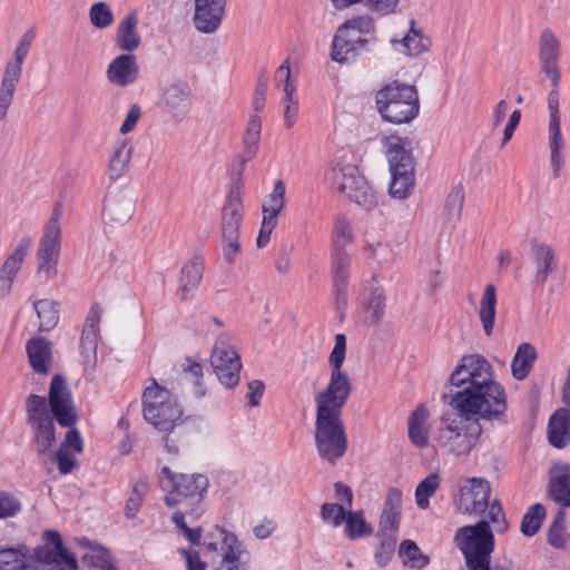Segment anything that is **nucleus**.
I'll use <instances>...</instances> for the list:
<instances>
[{
    "instance_id": "30",
    "label": "nucleus",
    "mask_w": 570,
    "mask_h": 570,
    "mask_svg": "<svg viewBox=\"0 0 570 570\" xmlns=\"http://www.w3.org/2000/svg\"><path fill=\"white\" fill-rule=\"evenodd\" d=\"M548 441L556 449L570 443V409H558L549 419Z\"/></svg>"
},
{
    "instance_id": "59",
    "label": "nucleus",
    "mask_w": 570,
    "mask_h": 570,
    "mask_svg": "<svg viewBox=\"0 0 570 570\" xmlns=\"http://www.w3.org/2000/svg\"><path fill=\"white\" fill-rule=\"evenodd\" d=\"M276 77L278 78L284 97L282 101H289V100H298L296 92V86L291 81V68L288 60H285L276 71Z\"/></svg>"
},
{
    "instance_id": "29",
    "label": "nucleus",
    "mask_w": 570,
    "mask_h": 570,
    "mask_svg": "<svg viewBox=\"0 0 570 570\" xmlns=\"http://www.w3.org/2000/svg\"><path fill=\"white\" fill-rule=\"evenodd\" d=\"M549 497L563 508L570 507V466L558 464L550 470Z\"/></svg>"
},
{
    "instance_id": "56",
    "label": "nucleus",
    "mask_w": 570,
    "mask_h": 570,
    "mask_svg": "<svg viewBox=\"0 0 570 570\" xmlns=\"http://www.w3.org/2000/svg\"><path fill=\"white\" fill-rule=\"evenodd\" d=\"M350 510L344 504L326 502L321 507L320 514L324 522L337 528L344 522Z\"/></svg>"
},
{
    "instance_id": "51",
    "label": "nucleus",
    "mask_w": 570,
    "mask_h": 570,
    "mask_svg": "<svg viewBox=\"0 0 570 570\" xmlns=\"http://www.w3.org/2000/svg\"><path fill=\"white\" fill-rule=\"evenodd\" d=\"M464 204V190L462 186H455L446 197L444 212L450 223H456L461 218Z\"/></svg>"
},
{
    "instance_id": "6",
    "label": "nucleus",
    "mask_w": 570,
    "mask_h": 570,
    "mask_svg": "<svg viewBox=\"0 0 570 570\" xmlns=\"http://www.w3.org/2000/svg\"><path fill=\"white\" fill-rule=\"evenodd\" d=\"M443 419L444 426L439 430L438 442L450 454L460 458L466 456L476 445L482 426L476 415H462Z\"/></svg>"
},
{
    "instance_id": "1",
    "label": "nucleus",
    "mask_w": 570,
    "mask_h": 570,
    "mask_svg": "<svg viewBox=\"0 0 570 570\" xmlns=\"http://www.w3.org/2000/svg\"><path fill=\"white\" fill-rule=\"evenodd\" d=\"M449 404L459 414L484 421L502 420L508 409L507 392L495 380L492 365L479 354L465 355L450 375Z\"/></svg>"
},
{
    "instance_id": "55",
    "label": "nucleus",
    "mask_w": 570,
    "mask_h": 570,
    "mask_svg": "<svg viewBox=\"0 0 570 570\" xmlns=\"http://www.w3.org/2000/svg\"><path fill=\"white\" fill-rule=\"evenodd\" d=\"M146 492L147 480L146 478H140L137 482L134 483L131 493L126 503V515L128 518H134L137 514Z\"/></svg>"
},
{
    "instance_id": "17",
    "label": "nucleus",
    "mask_w": 570,
    "mask_h": 570,
    "mask_svg": "<svg viewBox=\"0 0 570 570\" xmlns=\"http://www.w3.org/2000/svg\"><path fill=\"white\" fill-rule=\"evenodd\" d=\"M217 533L222 542L217 570H249L250 553L236 534L224 529H218Z\"/></svg>"
},
{
    "instance_id": "42",
    "label": "nucleus",
    "mask_w": 570,
    "mask_h": 570,
    "mask_svg": "<svg viewBox=\"0 0 570 570\" xmlns=\"http://www.w3.org/2000/svg\"><path fill=\"white\" fill-rule=\"evenodd\" d=\"M131 154L132 147L129 142L125 140L116 142L108 168L111 179L118 178L122 175L131 159Z\"/></svg>"
},
{
    "instance_id": "49",
    "label": "nucleus",
    "mask_w": 570,
    "mask_h": 570,
    "mask_svg": "<svg viewBox=\"0 0 570 570\" xmlns=\"http://www.w3.org/2000/svg\"><path fill=\"white\" fill-rule=\"evenodd\" d=\"M399 554L403 558V563L412 568H423L429 563V558L421 552V549L412 540L401 542Z\"/></svg>"
},
{
    "instance_id": "16",
    "label": "nucleus",
    "mask_w": 570,
    "mask_h": 570,
    "mask_svg": "<svg viewBox=\"0 0 570 570\" xmlns=\"http://www.w3.org/2000/svg\"><path fill=\"white\" fill-rule=\"evenodd\" d=\"M549 111L548 125V148L550 153V165L554 177H559L564 165L566 142L561 134L559 98L554 95L547 99Z\"/></svg>"
},
{
    "instance_id": "50",
    "label": "nucleus",
    "mask_w": 570,
    "mask_h": 570,
    "mask_svg": "<svg viewBox=\"0 0 570 570\" xmlns=\"http://www.w3.org/2000/svg\"><path fill=\"white\" fill-rule=\"evenodd\" d=\"M50 542L55 550L47 554H42L46 560L63 561L67 570H77L76 558L63 547L62 539L59 533H49Z\"/></svg>"
},
{
    "instance_id": "46",
    "label": "nucleus",
    "mask_w": 570,
    "mask_h": 570,
    "mask_svg": "<svg viewBox=\"0 0 570 570\" xmlns=\"http://www.w3.org/2000/svg\"><path fill=\"white\" fill-rule=\"evenodd\" d=\"M345 522V534L348 539L355 540L372 533V527L363 518L362 511H348Z\"/></svg>"
},
{
    "instance_id": "58",
    "label": "nucleus",
    "mask_w": 570,
    "mask_h": 570,
    "mask_svg": "<svg viewBox=\"0 0 570 570\" xmlns=\"http://www.w3.org/2000/svg\"><path fill=\"white\" fill-rule=\"evenodd\" d=\"M380 544L375 553V562L384 567L392 558L395 551L397 535L380 534Z\"/></svg>"
},
{
    "instance_id": "22",
    "label": "nucleus",
    "mask_w": 570,
    "mask_h": 570,
    "mask_svg": "<svg viewBox=\"0 0 570 570\" xmlns=\"http://www.w3.org/2000/svg\"><path fill=\"white\" fill-rule=\"evenodd\" d=\"M161 108L175 120H183L190 110V91L186 83L176 81L164 87L160 98Z\"/></svg>"
},
{
    "instance_id": "26",
    "label": "nucleus",
    "mask_w": 570,
    "mask_h": 570,
    "mask_svg": "<svg viewBox=\"0 0 570 570\" xmlns=\"http://www.w3.org/2000/svg\"><path fill=\"white\" fill-rule=\"evenodd\" d=\"M101 314L102 309L99 304H94L85 320L80 337V348L86 363L96 360Z\"/></svg>"
},
{
    "instance_id": "40",
    "label": "nucleus",
    "mask_w": 570,
    "mask_h": 570,
    "mask_svg": "<svg viewBox=\"0 0 570 570\" xmlns=\"http://www.w3.org/2000/svg\"><path fill=\"white\" fill-rule=\"evenodd\" d=\"M33 308L39 320V330L51 331L59 322V303L43 298L33 302Z\"/></svg>"
},
{
    "instance_id": "5",
    "label": "nucleus",
    "mask_w": 570,
    "mask_h": 570,
    "mask_svg": "<svg viewBox=\"0 0 570 570\" xmlns=\"http://www.w3.org/2000/svg\"><path fill=\"white\" fill-rule=\"evenodd\" d=\"M377 111L382 118L393 124H405L414 119L420 109L419 96L414 86L394 81L377 91Z\"/></svg>"
},
{
    "instance_id": "45",
    "label": "nucleus",
    "mask_w": 570,
    "mask_h": 570,
    "mask_svg": "<svg viewBox=\"0 0 570 570\" xmlns=\"http://www.w3.org/2000/svg\"><path fill=\"white\" fill-rule=\"evenodd\" d=\"M566 512L559 509L548 529V543L556 549H564L570 538L566 533L564 528Z\"/></svg>"
},
{
    "instance_id": "38",
    "label": "nucleus",
    "mask_w": 570,
    "mask_h": 570,
    "mask_svg": "<svg viewBox=\"0 0 570 570\" xmlns=\"http://www.w3.org/2000/svg\"><path fill=\"white\" fill-rule=\"evenodd\" d=\"M385 294L381 286L373 285L365 298V322L370 325L377 324L384 316Z\"/></svg>"
},
{
    "instance_id": "62",
    "label": "nucleus",
    "mask_w": 570,
    "mask_h": 570,
    "mask_svg": "<svg viewBox=\"0 0 570 570\" xmlns=\"http://www.w3.org/2000/svg\"><path fill=\"white\" fill-rule=\"evenodd\" d=\"M21 510L20 500L13 494L0 492V519L16 515Z\"/></svg>"
},
{
    "instance_id": "63",
    "label": "nucleus",
    "mask_w": 570,
    "mask_h": 570,
    "mask_svg": "<svg viewBox=\"0 0 570 570\" xmlns=\"http://www.w3.org/2000/svg\"><path fill=\"white\" fill-rule=\"evenodd\" d=\"M400 0H366V7L380 17L395 14Z\"/></svg>"
},
{
    "instance_id": "32",
    "label": "nucleus",
    "mask_w": 570,
    "mask_h": 570,
    "mask_svg": "<svg viewBox=\"0 0 570 570\" xmlns=\"http://www.w3.org/2000/svg\"><path fill=\"white\" fill-rule=\"evenodd\" d=\"M531 254L535 264V282L543 284L557 267L554 250L547 244L532 243Z\"/></svg>"
},
{
    "instance_id": "36",
    "label": "nucleus",
    "mask_w": 570,
    "mask_h": 570,
    "mask_svg": "<svg viewBox=\"0 0 570 570\" xmlns=\"http://www.w3.org/2000/svg\"><path fill=\"white\" fill-rule=\"evenodd\" d=\"M204 273V258L200 255H195L183 267L180 276V292L183 298H187L190 292L195 291L203 278Z\"/></svg>"
},
{
    "instance_id": "43",
    "label": "nucleus",
    "mask_w": 570,
    "mask_h": 570,
    "mask_svg": "<svg viewBox=\"0 0 570 570\" xmlns=\"http://www.w3.org/2000/svg\"><path fill=\"white\" fill-rule=\"evenodd\" d=\"M351 259L345 250H332V269L335 288L346 291Z\"/></svg>"
},
{
    "instance_id": "11",
    "label": "nucleus",
    "mask_w": 570,
    "mask_h": 570,
    "mask_svg": "<svg viewBox=\"0 0 570 570\" xmlns=\"http://www.w3.org/2000/svg\"><path fill=\"white\" fill-rule=\"evenodd\" d=\"M49 533L56 531H46L47 544L37 550L36 557L16 548H6L0 550V570H67L63 561L46 560L42 554L55 550L50 542Z\"/></svg>"
},
{
    "instance_id": "8",
    "label": "nucleus",
    "mask_w": 570,
    "mask_h": 570,
    "mask_svg": "<svg viewBox=\"0 0 570 570\" xmlns=\"http://www.w3.org/2000/svg\"><path fill=\"white\" fill-rule=\"evenodd\" d=\"M62 206L57 204L53 207L50 218L43 228V234L37 249L36 276L40 282H48L58 274V262L61 247L60 219Z\"/></svg>"
},
{
    "instance_id": "21",
    "label": "nucleus",
    "mask_w": 570,
    "mask_h": 570,
    "mask_svg": "<svg viewBox=\"0 0 570 570\" xmlns=\"http://www.w3.org/2000/svg\"><path fill=\"white\" fill-rule=\"evenodd\" d=\"M227 0H195L193 23L197 31L210 35L222 24Z\"/></svg>"
},
{
    "instance_id": "9",
    "label": "nucleus",
    "mask_w": 570,
    "mask_h": 570,
    "mask_svg": "<svg viewBox=\"0 0 570 570\" xmlns=\"http://www.w3.org/2000/svg\"><path fill=\"white\" fill-rule=\"evenodd\" d=\"M314 438L321 459L332 465L346 452L347 438L341 415L316 412Z\"/></svg>"
},
{
    "instance_id": "54",
    "label": "nucleus",
    "mask_w": 570,
    "mask_h": 570,
    "mask_svg": "<svg viewBox=\"0 0 570 570\" xmlns=\"http://www.w3.org/2000/svg\"><path fill=\"white\" fill-rule=\"evenodd\" d=\"M184 379L190 381L195 385V393L200 397L205 395V389L202 384L203 377V366L202 364L191 361L190 358H186L179 365Z\"/></svg>"
},
{
    "instance_id": "23",
    "label": "nucleus",
    "mask_w": 570,
    "mask_h": 570,
    "mask_svg": "<svg viewBox=\"0 0 570 570\" xmlns=\"http://www.w3.org/2000/svg\"><path fill=\"white\" fill-rule=\"evenodd\" d=\"M383 153L391 169L414 167L411 142L397 135L384 136L381 139Z\"/></svg>"
},
{
    "instance_id": "41",
    "label": "nucleus",
    "mask_w": 570,
    "mask_h": 570,
    "mask_svg": "<svg viewBox=\"0 0 570 570\" xmlns=\"http://www.w3.org/2000/svg\"><path fill=\"white\" fill-rule=\"evenodd\" d=\"M35 432V442L39 454H45L55 441V425L51 417H45L39 421L29 423Z\"/></svg>"
},
{
    "instance_id": "48",
    "label": "nucleus",
    "mask_w": 570,
    "mask_h": 570,
    "mask_svg": "<svg viewBox=\"0 0 570 570\" xmlns=\"http://www.w3.org/2000/svg\"><path fill=\"white\" fill-rule=\"evenodd\" d=\"M352 240L353 234L350 222L345 217H337L332 232V250H345V247Z\"/></svg>"
},
{
    "instance_id": "31",
    "label": "nucleus",
    "mask_w": 570,
    "mask_h": 570,
    "mask_svg": "<svg viewBox=\"0 0 570 570\" xmlns=\"http://www.w3.org/2000/svg\"><path fill=\"white\" fill-rule=\"evenodd\" d=\"M429 419L430 412L428 407L420 405L412 412L407 421L409 438L420 449L429 445Z\"/></svg>"
},
{
    "instance_id": "19",
    "label": "nucleus",
    "mask_w": 570,
    "mask_h": 570,
    "mask_svg": "<svg viewBox=\"0 0 570 570\" xmlns=\"http://www.w3.org/2000/svg\"><path fill=\"white\" fill-rule=\"evenodd\" d=\"M490 482L483 478H471L460 490L458 510L465 514H482L489 505Z\"/></svg>"
},
{
    "instance_id": "27",
    "label": "nucleus",
    "mask_w": 570,
    "mask_h": 570,
    "mask_svg": "<svg viewBox=\"0 0 570 570\" xmlns=\"http://www.w3.org/2000/svg\"><path fill=\"white\" fill-rule=\"evenodd\" d=\"M115 43L119 50L127 53H131L140 47L141 36L138 30V17L136 11L129 12L117 24Z\"/></svg>"
},
{
    "instance_id": "7",
    "label": "nucleus",
    "mask_w": 570,
    "mask_h": 570,
    "mask_svg": "<svg viewBox=\"0 0 570 570\" xmlns=\"http://www.w3.org/2000/svg\"><path fill=\"white\" fill-rule=\"evenodd\" d=\"M333 188L345 194L352 202L366 210L377 205V196L365 177L360 173L357 166L338 161L326 174Z\"/></svg>"
},
{
    "instance_id": "24",
    "label": "nucleus",
    "mask_w": 570,
    "mask_h": 570,
    "mask_svg": "<svg viewBox=\"0 0 570 570\" xmlns=\"http://www.w3.org/2000/svg\"><path fill=\"white\" fill-rule=\"evenodd\" d=\"M106 76L109 82L117 87L125 88L134 85L139 77L136 57L131 53L117 56L108 65Z\"/></svg>"
},
{
    "instance_id": "44",
    "label": "nucleus",
    "mask_w": 570,
    "mask_h": 570,
    "mask_svg": "<svg viewBox=\"0 0 570 570\" xmlns=\"http://www.w3.org/2000/svg\"><path fill=\"white\" fill-rule=\"evenodd\" d=\"M285 186L282 180L274 184L273 191L263 204V217L267 220L277 223V216L285 205Z\"/></svg>"
},
{
    "instance_id": "39",
    "label": "nucleus",
    "mask_w": 570,
    "mask_h": 570,
    "mask_svg": "<svg viewBox=\"0 0 570 570\" xmlns=\"http://www.w3.org/2000/svg\"><path fill=\"white\" fill-rule=\"evenodd\" d=\"M390 195L393 198L404 199L414 186V167L391 169Z\"/></svg>"
},
{
    "instance_id": "47",
    "label": "nucleus",
    "mask_w": 570,
    "mask_h": 570,
    "mask_svg": "<svg viewBox=\"0 0 570 570\" xmlns=\"http://www.w3.org/2000/svg\"><path fill=\"white\" fill-rule=\"evenodd\" d=\"M546 517V509L541 503L531 505L524 513L521 521V532L527 537H532L540 530Z\"/></svg>"
},
{
    "instance_id": "13",
    "label": "nucleus",
    "mask_w": 570,
    "mask_h": 570,
    "mask_svg": "<svg viewBox=\"0 0 570 570\" xmlns=\"http://www.w3.org/2000/svg\"><path fill=\"white\" fill-rule=\"evenodd\" d=\"M562 53L560 38L549 28L541 31L538 40V63L540 71L551 83L547 99L554 95L559 98L561 69L559 66Z\"/></svg>"
},
{
    "instance_id": "2",
    "label": "nucleus",
    "mask_w": 570,
    "mask_h": 570,
    "mask_svg": "<svg viewBox=\"0 0 570 570\" xmlns=\"http://www.w3.org/2000/svg\"><path fill=\"white\" fill-rule=\"evenodd\" d=\"M346 355V337L344 334L335 335V345L328 357L330 381L326 387L315 395L316 412L341 415L352 392V382L348 374L343 371Z\"/></svg>"
},
{
    "instance_id": "60",
    "label": "nucleus",
    "mask_w": 570,
    "mask_h": 570,
    "mask_svg": "<svg viewBox=\"0 0 570 570\" xmlns=\"http://www.w3.org/2000/svg\"><path fill=\"white\" fill-rule=\"evenodd\" d=\"M341 27H345L346 31L358 35H374V20L368 14L357 16L346 20Z\"/></svg>"
},
{
    "instance_id": "53",
    "label": "nucleus",
    "mask_w": 570,
    "mask_h": 570,
    "mask_svg": "<svg viewBox=\"0 0 570 570\" xmlns=\"http://www.w3.org/2000/svg\"><path fill=\"white\" fill-rule=\"evenodd\" d=\"M90 23L97 29H106L114 23L115 16L106 2H96L89 9Z\"/></svg>"
},
{
    "instance_id": "35",
    "label": "nucleus",
    "mask_w": 570,
    "mask_h": 570,
    "mask_svg": "<svg viewBox=\"0 0 570 570\" xmlns=\"http://www.w3.org/2000/svg\"><path fill=\"white\" fill-rule=\"evenodd\" d=\"M537 357L538 353L532 344L521 343L518 346L511 363L512 376L518 381L527 379L533 367Z\"/></svg>"
},
{
    "instance_id": "61",
    "label": "nucleus",
    "mask_w": 570,
    "mask_h": 570,
    "mask_svg": "<svg viewBox=\"0 0 570 570\" xmlns=\"http://www.w3.org/2000/svg\"><path fill=\"white\" fill-rule=\"evenodd\" d=\"M488 519L489 523L491 522L494 525V530L497 532H504L509 524L505 519L503 509L501 503L498 500H494L491 504L488 505Z\"/></svg>"
},
{
    "instance_id": "34",
    "label": "nucleus",
    "mask_w": 570,
    "mask_h": 570,
    "mask_svg": "<svg viewBox=\"0 0 570 570\" xmlns=\"http://www.w3.org/2000/svg\"><path fill=\"white\" fill-rule=\"evenodd\" d=\"M497 315V288L493 284H488L479 304V318L482 330L487 336L493 332Z\"/></svg>"
},
{
    "instance_id": "64",
    "label": "nucleus",
    "mask_w": 570,
    "mask_h": 570,
    "mask_svg": "<svg viewBox=\"0 0 570 570\" xmlns=\"http://www.w3.org/2000/svg\"><path fill=\"white\" fill-rule=\"evenodd\" d=\"M401 513L383 511L380 518V534L397 535Z\"/></svg>"
},
{
    "instance_id": "3",
    "label": "nucleus",
    "mask_w": 570,
    "mask_h": 570,
    "mask_svg": "<svg viewBox=\"0 0 570 570\" xmlns=\"http://www.w3.org/2000/svg\"><path fill=\"white\" fill-rule=\"evenodd\" d=\"M454 543L462 552L469 570H492L494 537L487 520L459 528L454 534Z\"/></svg>"
},
{
    "instance_id": "18",
    "label": "nucleus",
    "mask_w": 570,
    "mask_h": 570,
    "mask_svg": "<svg viewBox=\"0 0 570 570\" xmlns=\"http://www.w3.org/2000/svg\"><path fill=\"white\" fill-rule=\"evenodd\" d=\"M135 204L136 198L132 189H111L105 198V220L111 225H125L134 215Z\"/></svg>"
},
{
    "instance_id": "20",
    "label": "nucleus",
    "mask_w": 570,
    "mask_h": 570,
    "mask_svg": "<svg viewBox=\"0 0 570 570\" xmlns=\"http://www.w3.org/2000/svg\"><path fill=\"white\" fill-rule=\"evenodd\" d=\"M50 410L62 426H71L77 420L73 411L71 395L67 390L66 380L61 375H55L49 387Z\"/></svg>"
},
{
    "instance_id": "12",
    "label": "nucleus",
    "mask_w": 570,
    "mask_h": 570,
    "mask_svg": "<svg viewBox=\"0 0 570 570\" xmlns=\"http://www.w3.org/2000/svg\"><path fill=\"white\" fill-rule=\"evenodd\" d=\"M209 361L218 381L225 387L233 389L238 384L242 362L228 333H222L217 337Z\"/></svg>"
},
{
    "instance_id": "57",
    "label": "nucleus",
    "mask_w": 570,
    "mask_h": 570,
    "mask_svg": "<svg viewBox=\"0 0 570 570\" xmlns=\"http://www.w3.org/2000/svg\"><path fill=\"white\" fill-rule=\"evenodd\" d=\"M26 410L29 423L39 421L45 417H50L47 411L46 399L37 394H30L27 397Z\"/></svg>"
},
{
    "instance_id": "28",
    "label": "nucleus",
    "mask_w": 570,
    "mask_h": 570,
    "mask_svg": "<svg viewBox=\"0 0 570 570\" xmlns=\"http://www.w3.org/2000/svg\"><path fill=\"white\" fill-rule=\"evenodd\" d=\"M28 360L36 374L47 375L52 365L51 342L43 337H32L26 344Z\"/></svg>"
},
{
    "instance_id": "37",
    "label": "nucleus",
    "mask_w": 570,
    "mask_h": 570,
    "mask_svg": "<svg viewBox=\"0 0 570 570\" xmlns=\"http://www.w3.org/2000/svg\"><path fill=\"white\" fill-rule=\"evenodd\" d=\"M411 28L407 33L397 43L401 46V52L407 56H420L426 52L431 47V39L423 33L421 29L415 28V21H410Z\"/></svg>"
},
{
    "instance_id": "33",
    "label": "nucleus",
    "mask_w": 570,
    "mask_h": 570,
    "mask_svg": "<svg viewBox=\"0 0 570 570\" xmlns=\"http://www.w3.org/2000/svg\"><path fill=\"white\" fill-rule=\"evenodd\" d=\"M357 49L352 40V32L345 27H338L332 41L331 59L341 65L351 62L357 56Z\"/></svg>"
},
{
    "instance_id": "15",
    "label": "nucleus",
    "mask_w": 570,
    "mask_h": 570,
    "mask_svg": "<svg viewBox=\"0 0 570 570\" xmlns=\"http://www.w3.org/2000/svg\"><path fill=\"white\" fill-rule=\"evenodd\" d=\"M29 49L17 45L12 58L7 61L0 81V121L7 118L22 75V65Z\"/></svg>"
},
{
    "instance_id": "25",
    "label": "nucleus",
    "mask_w": 570,
    "mask_h": 570,
    "mask_svg": "<svg viewBox=\"0 0 570 570\" xmlns=\"http://www.w3.org/2000/svg\"><path fill=\"white\" fill-rule=\"evenodd\" d=\"M31 246L30 237H22L12 254L4 261L0 268V297L8 295L12 283L20 271Z\"/></svg>"
},
{
    "instance_id": "10",
    "label": "nucleus",
    "mask_w": 570,
    "mask_h": 570,
    "mask_svg": "<svg viewBox=\"0 0 570 570\" xmlns=\"http://www.w3.org/2000/svg\"><path fill=\"white\" fill-rule=\"evenodd\" d=\"M159 479L163 489L174 490L165 497V503L169 508L180 503L176 495L189 499L193 503H200L209 484L203 474H176L168 466L161 469Z\"/></svg>"
},
{
    "instance_id": "14",
    "label": "nucleus",
    "mask_w": 570,
    "mask_h": 570,
    "mask_svg": "<svg viewBox=\"0 0 570 570\" xmlns=\"http://www.w3.org/2000/svg\"><path fill=\"white\" fill-rule=\"evenodd\" d=\"M243 219V203L238 194L230 193L222 212L223 254L232 264L240 250L239 227Z\"/></svg>"
},
{
    "instance_id": "4",
    "label": "nucleus",
    "mask_w": 570,
    "mask_h": 570,
    "mask_svg": "<svg viewBox=\"0 0 570 570\" xmlns=\"http://www.w3.org/2000/svg\"><path fill=\"white\" fill-rule=\"evenodd\" d=\"M145 420L159 432H171L183 423V410L171 392L159 386L155 379L142 393Z\"/></svg>"
},
{
    "instance_id": "52",
    "label": "nucleus",
    "mask_w": 570,
    "mask_h": 570,
    "mask_svg": "<svg viewBox=\"0 0 570 570\" xmlns=\"http://www.w3.org/2000/svg\"><path fill=\"white\" fill-rule=\"evenodd\" d=\"M440 485V476L436 473L429 474L415 489L416 504L420 509L429 507V498L432 497Z\"/></svg>"
}]
</instances>
